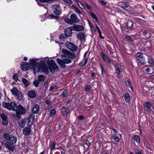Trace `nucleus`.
<instances>
[{"instance_id": "4c0bfd02", "label": "nucleus", "mask_w": 154, "mask_h": 154, "mask_svg": "<svg viewBox=\"0 0 154 154\" xmlns=\"http://www.w3.org/2000/svg\"><path fill=\"white\" fill-rule=\"evenodd\" d=\"M8 142L6 141L5 140H3L1 142V143L2 145L5 146L8 143Z\"/></svg>"}, {"instance_id": "cd10ccee", "label": "nucleus", "mask_w": 154, "mask_h": 154, "mask_svg": "<svg viewBox=\"0 0 154 154\" xmlns=\"http://www.w3.org/2000/svg\"><path fill=\"white\" fill-rule=\"evenodd\" d=\"M45 77L43 75H39L38 78V80L39 82L43 81L45 79Z\"/></svg>"}, {"instance_id": "f3484780", "label": "nucleus", "mask_w": 154, "mask_h": 154, "mask_svg": "<svg viewBox=\"0 0 154 154\" xmlns=\"http://www.w3.org/2000/svg\"><path fill=\"white\" fill-rule=\"evenodd\" d=\"M61 110L64 116L66 115L69 112L68 108L65 107H63L62 109Z\"/></svg>"}, {"instance_id": "6e6552de", "label": "nucleus", "mask_w": 154, "mask_h": 154, "mask_svg": "<svg viewBox=\"0 0 154 154\" xmlns=\"http://www.w3.org/2000/svg\"><path fill=\"white\" fill-rule=\"evenodd\" d=\"M16 113L17 114H19L21 115L25 113V109L21 105H19L16 108Z\"/></svg>"}, {"instance_id": "9b49d317", "label": "nucleus", "mask_w": 154, "mask_h": 154, "mask_svg": "<svg viewBox=\"0 0 154 154\" xmlns=\"http://www.w3.org/2000/svg\"><path fill=\"white\" fill-rule=\"evenodd\" d=\"M71 28L73 29H71L72 30H75L77 31H80L82 30L83 29V27L80 25H75L73 26Z\"/></svg>"}, {"instance_id": "49530a36", "label": "nucleus", "mask_w": 154, "mask_h": 154, "mask_svg": "<svg viewBox=\"0 0 154 154\" xmlns=\"http://www.w3.org/2000/svg\"><path fill=\"white\" fill-rule=\"evenodd\" d=\"M2 122L5 125L7 124L8 123V121L7 119L2 120Z\"/></svg>"}, {"instance_id": "ea45409f", "label": "nucleus", "mask_w": 154, "mask_h": 154, "mask_svg": "<svg viewBox=\"0 0 154 154\" xmlns=\"http://www.w3.org/2000/svg\"><path fill=\"white\" fill-rule=\"evenodd\" d=\"M148 62L149 63L154 66V62L150 59L149 58L148 59Z\"/></svg>"}, {"instance_id": "58836bf2", "label": "nucleus", "mask_w": 154, "mask_h": 154, "mask_svg": "<svg viewBox=\"0 0 154 154\" xmlns=\"http://www.w3.org/2000/svg\"><path fill=\"white\" fill-rule=\"evenodd\" d=\"M65 21L66 23H68L70 24H71L72 23L71 21V19H65Z\"/></svg>"}, {"instance_id": "2f4dec72", "label": "nucleus", "mask_w": 154, "mask_h": 154, "mask_svg": "<svg viewBox=\"0 0 154 154\" xmlns=\"http://www.w3.org/2000/svg\"><path fill=\"white\" fill-rule=\"evenodd\" d=\"M56 111L54 109H52L51 111L50 115L51 116H54L56 114Z\"/></svg>"}, {"instance_id": "bf43d9fd", "label": "nucleus", "mask_w": 154, "mask_h": 154, "mask_svg": "<svg viewBox=\"0 0 154 154\" xmlns=\"http://www.w3.org/2000/svg\"><path fill=\"white\" fill-rule=\"evenodd\" d=\"M100 2L101 4L104 5L106 4V3L103 1H100Z\"/></svg>"}, {"instance_id": "9d476101", "label": "nucleus", "mask_w": 154, "mask_h": 154, "mask_svg": "<svg viewBox=\"0 0 154 154\" xmlns=\"http://www.w3.org/2000/svg\"><path fill=\"white\" fill-rule=\"evenodd\" d=\"M123 66L119 65V64H117L115 66V68L116 70V73L117 75L118 78H120L121 76L120 75V72H122L123 69Z\"/></svg>"}, {"instance_id": "6e6d98bb", "label": "nucleus", "mask_w": 154, "mask_h": 154, "mask_svg": "<svg viewBox=\"0 0 154 154\" xmlns=\"http://www.w3.org/2000/svg\"><path fill=\"white\" fill-rule=\"evenodd\" d=\"M91 88V87L89 85H88L86 88V90L87 91H89Z\"/></svg>"}, {"instance_id": "72a5a7b5", "label": "nucleus", "mask_w": 154, "mask_h": 154, "mask_svg": "<svg viewBox=\"0 0 154 154\" xmlns=\"http://www.w3.org/2000/svg\"><path fill=\"white\" fill-rule=\"evenodd\" d=\"M20 115V114L18 113V114H17L16 113V115L14 116L15 119L17 121H19L20 120L21 116Z\"/></svg>"}, {"instance_id": "412c9836", "label": "nucleus", "mask_w": 154, "mask_h": 154, "mask_svg": "<svg viewBox=\"0 0 154 154\" xmlns=\"http://www.w3.org/2000/svg\"><path fill=\"white\" fill-rule=\"evenodd\" d=\"M101 54L102 55L103 59L105 62L106 63H108L109 62V59L107 56L105 54H104L103 53H101Z\"/></svg>"}, {"instance_id": "f8f14e48", "label": "nucleus", "mask_w": 154, "mask_h": 154, "mask_svg": "<svg viewBox=\"0 0 154 154\" xmlns=\"http://www.w3.org/2000/svg\"><path fill=\"white\" fill-rule=\"evenodd\" d=\"M77 37L80 40L83 41L85 39V35L83 32H79L77 34Z\"/></svg>"}, {"instance_id": "1a4fd4ad", "label": "nucleus", "mask_w": 154, "mask_h": 154, "mask_svg": "<svg viewBox=\"0 0 154 154\" xmlns=\"http://www.w3.org/2000/svg\"><path fill=\"white\" fill-rule=\"evenodd\" d=\"M66 45L69 49L72 51H75L77 49V47L75 44L69 42H66Z\"/></svg>"}, {"instance_id": "bb28decb", "label": "nucleus", "mask_w": 154, "mask_h": 154, "mask_svg": "<svg viewBox=\"0 0 154 154\" xmlns=\"http://www.w3.org/2000/svg\"><path fill=\"white\" fill-rule=\"evenodd\" d=\"M125 99L126 102H128L130 100V96L128 93H126L125 94Z\"/></svg>"}, {"instance_id": "423d86ee", "label": "nucleus", "mask_w": 154, "mask_h": 154, "mask_svg": "<svg viewBox=\"0 0 154 154\" xmlns=\"http://www.w3.org/2000/svg\"><path fill=\"white\" fill-rule=\"evenodd\" d=\"M152 105L149 102H147L144 104V112L146 114H149L151 110Z\"/></svg>"}, {"instance_id": "c03bdc74", "label": "nucleus", "mask_w": 154, "mask_h": 154, "mask_svg": "<svg viewBox=\"0 0 154 154\" xmlns=\"http://www.w3.org/2000/svg\"><path fill=\"white\" fill-rule=\"evenodd\" d=\"M1 117L2 120L7 119L6 116L4 114H2L1 115Z\"/></svg>"}, {"instance_id": "aec40b11", "label": "nucleus", "mask_w": 154, "mask_h": 154, "mask_svg": "<svg viewBox=\"0 0 154 154\" xmlns=\"http://www.w3.org/2000/svg\"><path fill=\"white\" fill-rule=\"evenodd\" d=\"M119 4L121 6L124 8H128L130 6L128 3L125 2H121Z\"/></svg>"}, {"instance_id": "5701e85b", "label": "nucleus", "mask_w": 154, "mask_h": 154, "mask_svg": "<svg viewBox=\"0 0 154 154\" xmlns=\"http://www.w3.org/2000/svg\"><path fill=\"white\" fill-rule=\"evenodd\" d=\"M11 91L12 93V94L15 95L16 96L17 94H18L20 91L17 90L16 88H14L11 90Z\"/></svg>"}, {"instance_id": "f03ea898", "label": "nucleus", "mask_w": 154, "mask_h": 154, "mask_svg": "<svg viewBox=\"0 0 154 154\" xmlns=\"http://www.w3.org/2000/svg\"><path fill=\"white\" fill-rule=\"evenodd\" d=\"M62 52L64 54H62L61 56L62 57H65L66 58L61 60L58 58L57 61L61 68L65 69L66 67L65 64L70 63L72 61L71 59L74 57L75 55L63 49L62 50Z\"/></svg>"}, {"instance_id": "603ef678", "label": "nucleus", "mask_w": 154, "mask_h": 154, "mask_svg": "<svg viewBox=\"0 0 154 154\" xmlns=\"http://www.w3.org/2000/svg\"><path fill=\"white\" fill-rule=\"evenodd\" d=\"M27 120H28V125H31L32 124H31L32 121L31 119H30V118H28Z\"/></svg>"}, {"instance_id": "a18cd8bd", "label": "nucleus", "mask_w": 154, "mask_h": 154, "mask_svg": "<svg viewBox=\"0 0 154 154\" xmlns=\"http://www.w3.org/2000/svg\"><path fill=\"white\" fill-rule=\"evenodd\" d=\"M85 6L86 8H87L88 9L91 10V8L90 6V5H88L87 4L85 3Z\"/></svg>"}, {"instance_id": "69168bd1", "label": "nucleus", "mask_w": 154, "mask_h": 154, "mask_svg": "<svg viewBox=\"0 0 154 154\" xmlns=\"http://www.w3.org/2000/svg\"><path fill=\"white\" fill-rule=\"evenodd\" d=\"M88 59L87 58H86L84 60L85 63L84 64V65H85L87 62Z\"/></svg>"}, {"instance_id": "79ce46f5", "label": "nucleus", "mask_w": 154, "mask_h": 154, "mask_svg": "<svg viewBox=\"0 0 154 154\" xmlns=\"http://www.w3.org/2000/svg\"><path fill=\"white\" fill-rule=\"evenodd\" d=\"M18 76L17 74H15L13 76V78L15 81H17V79Z\"/></svg>"}, {"instance_id": "052dcab7", "label": "nucleus", "mask_w": 154, "mask_h": 154, "mask_svg": "<svg viewBox=\"0 0 154 154\" xmlns=\"http://www.w3.org/2000/svg\"><path fill=\"white\" fill-rule=\"evenodd\" d=\"M55 145V144L54 143L51 144V149H52L54 148V146Z\"/></svg>"}, {"instance_id": "e2e57ef3", "label": "nucleus", "mask_w": 154, "mask_h": 154, "mask_svg": "<svg viewBox=\"0 0 154 154\" xmlns=\"http://www.w3.org/2000/svg\"><path fill=\"white\" fill-rule=\"evenodd\" d=\"M149 70H150V69L149 68H147L146 69V71L147 72H149L150 73H151L152 72H150L149 71Z\"/></svg>"}, {"instance_id": "ddd939ff", "label": "nucleus", "mask_w": 154, "mask_h": 154, "mask_svg": "<svg viewBox=\"0 0 154 154\" xmlns=\"http://www.w3.org/2000/svg\"><path fill=\"white\" fill-rule=\"evenodd\" d=\"M71 19L72 23H75L79 21V20L75 14H72L71 15Z\"/></svg>"}, {"instance_id": "39448f33", "label": "nucleus", "mask_w": 154, "mask_h": 154, "mask_svg": "<svg viewBox=\"0 0 154 154\" xmlns=\"http://www.w3.org/2000/svg\"><path fill=\"white\" fill-rule=\"evenodd\" d=\"M51 7L53 9V12L55 15H59L61 14V11L59 5L55 4L52 5Z\"/></svg>"}, {"instance_id": "c9c22d12", "label": "nucleus", "mask_w": 154, "mask_h": 154, "mask_svg": "<svg viewBox=\"0 0 154 154\" xmlns=\"http://www.w3.org/2000/svg\"><path fill=\"white\" fill-rule=\"evenodd\" d=\"M39 81L38 80H35L33 82V84L35 87H38L39 83Z\"/></svg>"}, {"instance_id": "6ab92c4d", "label": "nucleus", "mask_w": 154, "mask_h": 154, "mask_svg": "<svg viewBox=\"0 0 154 154\" xmlns=\"http://www.w3.org/2000/svg\"><path fill=\"white\" fill-rule=\"evenodd\" d=\"M72 29H66L65 30V34L67 36H71L72 32Z\"/></svg>"}, {"instance_id": "e433bc0d", "label": "nucleus", "mask_w": 154, "mask_h": 154, "mask_svg": "<svg viewBox=\"0 0 154 154\" xmlns=\"http://www.w3.org/2000/svg\"><path fill=\"white\" fill-rule=\"evenodd\" d=\"M34 115L33 114H32L29 115V118H30V119H31V121H32L31 123V124H32V122L33 120V119L34 118Z\"/></svg>"}, {"instance_id": "a19ab883", "label": "nucleus", "mask_w": 154, "mask_h": 154, "mask_svg": "<svg viewBox=\"0 0 154 154\" xmlns=\"http://www.w3.org/2000/svg\"><path fill=\"white\" fill-rule=\"evenodd\" d=\"M67 94V91L66 90H65L62 94V95H63V97H65Z\"/></svg>"}, {"instance_id": "0eeeda50", "label": "nucleus", "mask_w": 154, "mask_h": 154, "mask_svg": "<svg viewBox=\"0 0 154 154\" xmlns=\"http://www.w3.org/2000/svg\"><path fill=\"white\" fill-rule=\"evenodd\" d=\"M136 56L137 59L140 63L142 64L144 63V56L142 53H138Z\"/></svg>"}, {"instance_id": "4468645a", "label": "nucleus", "mask_w": 154, "mask_h": 154, "mask_svg": "<svg viewBox=\"0 0 154 154\" xmlns=\"http://www.w3.org/2000/svg\"><path fill=\"white\" fill-rule=\"evenodd\" d=\"M28 95L30 98H34L36 95L35 92L33 90L29 91L28 92Z\"/></svg>"}, {"instance_id": "0e129e2a", "label": "nucleus", "mask_w": 154, "mask_h": 154, "mask_svg": "<svg viewBox=\"0 0 154 154\" xmlns=\"http://www.w3.org/2000/svg\"><path fill=\"white\" fill-rule=\"evenodd\" d=\"M84 118V117L82 116H79V119H82Z\"/></svg>"}, {"instance_id": "864d4df0", "label": "nucleus", "mask_w": 154, "mask_h": 154, "mask_svg": "<svg viewBox=\"0 0 154 154\" xmlns=\"http://www.w3.org/2000/svg\"><path fill=\"white\" fill-rule=\"evenodd\" d=\"M99 33V36H100V38H103V36L101 35V32H100V29H99V32H98Z\"/></svg>"}, {"instance_id": "a878e982", "label": "nucleus", "mask_w": 154, "mask_h": 154, "mask_svg": "<svg viewBox=\"0 0 154 154\" xmlns=\"http://www.w3.org/2000/svg\"><path fill=\"white\" fill-rule=\"evenodd\" d=\"M3 136L4 138L8 140H9L11 138L10 136L8 133H6L4 134Z\"/></svg>"}, {"instance_id": "680f3d73", "label": "nucleus", "mask_w": 154, "mask_h": 154, "mask_svg": "<svg viewBox=\"0 0 154 154\" xmlns=\"http://www.w3.org/2000/svg\"><path fill=\"white\" fill-rule=\"evenodd\" d=\"M64 35L63 34H61L60 35V39H62L63 38H64Z\"/></svg>"}, {"instance_id": "20e7f679", "label": "nucleus", "mask_w": 154, "mask_h": 154, "mask_svg": "<svg viewBox=\"0 0 154 154\" xmlns=\"http://www.w3.org/2000/svg\"><path fill=\"white\" fill-rule=\"evenodd\" d=\"M2 106L5 107L7 109L13 110H16L17 106V104L14 102H11V103H6L4 102L2 103Z\"/></svg>"}, {"instance_id": "4d7b16f0", "label": "nucleus", "mask_w": 154, "mask_h": 154, "mask_svg": "<svg viewBox=\"0 0 154 154\" xmlns=\"http://www.w3.org/2000/svg\"><path fill=\"white\" fill-rule=\"evenodd\" d=\"M51 18H55L56 19H58L59 18V17L55 16L54 15H52L51 16Z\"/></svg>"}, {"instance_id": "09e8293b", "label": "nucleus", "mask_w": 154, "mask_h": 154, "mask_svg": "<svg viewBox=\"0 0 154 154\" xmlns=\"http://www.w3.org/2000/svg\"><path fill=\"white\" fill-rule=\"evenodd\" d=\"M126 84L127 86H129L131 85V82L130 81L127 80L126 81Z\"/></svg>"}, {"instance_id": "dca6fc26", "label": "nucleus", "mask_w": 154, "mask_h": 154, "mask_svg": "<svg viewBox=\"0 0 154 154\" xmlns=\"http://www.w3.org/2000/svg\"><path fill=\"white\" fill-rule=\"evenodd\" d=\"M31 129L29 127H25L23 129V133L25 135H29Z\"/></svg>"}, {"instance_id": "774afa93", "label": "nucleus", "mask_w": 154, "mask_h": 154, "mask_svg": "<svg viewBox=\"0 0 154 154\" xmlns=\"http://www.w3.org/2000/svg\"><path fill=\"white\" fill-rule=\"evenodd\" d=\"M46 103L47 104H49L50 103V102L49 101L46 100Z\"/></svg>"}, {"instance_id": "c756f323", "label": "nucleus", "mask_w": 154, "mask_h": 154, "mask_svg": "<svg viewBox=\"0 0 154 154\" xmlns=\"http://www.w3.org/2000/svg\"><path fill=\"white\" fill-rule=\"evenodd\" d=\"M134 140L137 142H139L140 141V138L139 136L137 135H134L133 136Z\"/></svg>"}, {"instance_id": "f704fd0d", "label": "nucleus", "mask_w": 154, "mask_h": 154, "mask_svg": "<svg viewBox=\"0 0 154 154\" xmlns=\"http://www.w3.org/2000/svg\"><path fill=\"white\" fill-rule=\"evenodd\" d=\"M19 124L21 127L23 128L25 125V122L24 121L22 120L19 122Z\"/></svg>"}, {"instance_id": "7c9ffc66", "label": "nucleus", "mask_w": 154, "mask_h": 154, "mask_svg": "<svg viewBox=\"0 0 154 154\" xmlns=\"http://www.w3.org/2000/svg\"><path fill=\"white\" fill-rule=\"evenodd\" d=\"M129 25H131V26L130 27V28L131 29H133V24L131 21H130L129 23H128L127 24V25H126L125 27V28L126 29H128L129 27Z\"/></svg>"}, {"instance_id": "473e14b6", "label": "nucleus", "mask_w": 154, "mask_h": 154, "mask_svg": "<svg viewBox=\"0 0 154 154\" xmlns=\"http://www.w3.org/2000/svg\"><path fill=\"white\" fill-rule=\"evenodd\" d=\"M90 14H91V16H92V17L93 18L95 19L97 21H98L97 18V17L92 12H91Z\"/></svg>"}, {"instance_id": "8fccbe9b", "label": "nucleus", "mask_w": 154, "mask_h": 154, "mask_svg": "<svg viewBox=\"0 0 154 154\" xmlns=\"http://www.w3.org/2000/svg\"><path fill=\"white\" fill-rule=\"evenodd\" d=\"M125 38L126 39L129 40L130 41H132V38L128 35H126L125 36Z\"/></svg>"}, {"instance_id": "f257e3e1", "label": "nucleus", "mask_w": 154, "mask_h": 154, "mask_svg": "<svg viewBox=\"0 0 154 154\" xmlns=\"http://www.w3.org/2000/svg\"><path fill=\"white\" fill-rule=\"evenodd\" d=\"M30 65L34 67L33 71L34 73L39 71H42L48 74V70L46 64L44 62L38 64L36 63V61L35 60H32L29 63L26 62H23L21 65V67L23 70H24L25 68L28 69L30 67L28 66Z\"/></svg>"}, {"instance_id": "7ed1b4c3", "label": "nucleus", "mask_w": 154, "mask_h": 154, "mask_svg": "<svg viewBox=\"0 0 154 154\" xmlns=\"http://www.w3.org/2000/svg\"><path fill=\"white\" fill-rule=\"evenodd\" d=\"M48 69L52 73L56 71H58L59 68L56 64L55 61L53 60L48 62Z\"/></svg>"}, {"instance_id": "b1692460", "label": "nucleus", "mask_w": 154, "mask_h": 154, "mask_svg": "<svg viewBox=\"0 0 154 154\" xmlns=\"http://www.w3.org/2000/svg\"><path fill=\"white\" fill-rule=\"evenodd\" d=\"M11 141V143L13 144L17 142V138L14 136H12L9 140Z\"/></svg>"}, {"instance_id": "4be33fe9", "label": "nucleus", "mask_w": 154, "mask_h": 154, "mask_svg": "<svg viewBox=\"0 0 154 154\" xmlns=\"http://www.w3.org/2000/svg\"><path fill=\"white\" fill-rule=\"evenodd\" d=\"M143 34L147 38H149L150 37V32L147 30H145L143 31Z\"/></svg>"}, {"instance_id": "37998d69", "label": "nucleus", "mask_w": 154, "mask_h": 154, "mask_svg": "<svg viewBox=\"0 0 154 154\" xmlns=\"http://www.w3.org/2000/svg\"><path fill=\"white\" fill-rule=\"evenodd\" d=\"M114 139L115 141L117 142H119L120 140L119 138L117 137H115Z\"/></svg>"}, {"instance_id": "a211bd4d", "label": "nucleus", "mask_w": 154, "mask_h": 154, "mask_svg": "<svg viewBox=\"0 0 154 154\" xmlns=\"http://www.w3.org/2000/svg\"><path fill=\"white\" fill-rule=\"evenodd\" d=\"M5 146L8 148L11 151L14 150V146L13 144H11L9 142L8 143V144H7Z\"/></svg>"}, {"instance_id": "3c124183", "label": "nucleus", "mask_w": 154, "mask_h": 154, "mask_svg": "<svg viewBox=\"0 0 154 154\" xmlns=\"http://www.w3.org/2000/svg\"><path fill=\"white\" fill-rule=\"evenodd\" d=\"M85 143L88 146H89L91 144L90 142L88 140H86Z\"/></svg>"}, {"instance_id": "393cba45", "label": "nucleus", "mask_w": 154, "mask_h": 154, "mask_svg": "<svg viewBox=\"0 0 154 154\" xmlns=\"http://www.w3.org/2000/svg\"><path fill=\"white\" fill-rule=\"evenodd\" d=\"M16 97L18 100H21L22 98V96L21 92L20 91L18 94L16 95Z\"/></svg>"}, {"instance_id": "de8ad7c7", "label": "nucleus", "mask_w": 154, "mask_h": 154, "mask_svg": "<svg viewBox=\"0 0 154 154\" xmlns=\"http://www.w3.org/2000/svg\"><path fill=\"white\" fill-rule=\"evenodd\" d=\"M57 87L56 86H52L50 88V90L52 91L54 89H56L57 88Z\"/></svg>"}, {"instance_id": "13d9d810", "label": "nucleus", "mask_w": 154, "mask_h": 154, "mask_svg": "<svg viewBox=\"0 0 154 154\" xmlns=\"http://www.w3.org/2000/svg\"><path fill=\"white\" fill-rule=\"evenodd\" d=\"M64 2L69 3L71 4L72 3V1L71 0H64Z\"/></svg>"}, {"instance_id": "c85d7f7f", "label": "nucleus", "mask_w": 154, "mask_h": 154, "mask_svg": "<svg viewBox=\"0 0 154 154\" xmlns=\"http://www.w3.org/2000/svg\"><path fill=\"white\" fill-rule=\"evenodd\" d=\"M22 81L25 85L28 86L29 84V82L28 81L24 78H22Z\"/></svg>"}, {"instance_id": "2eb2a0df", "label": "nucleus", "mask_w": 154, "mask_h": 154, "mask_svg": "<svg viewBox=\"0 0 154 154\" xmlns=\"http://www.w3.org/2000/svg\"><path fill=\"white\" fill-rule=\"evenodd\" d=\"M39 109V106L38 104H35L32 109V112L34 113H38V112Z\"/></svg>"}, {"instance_id": "338daca9", "label": "nucleus", "mask_w": 154, "mask_h": 154, "mask_svg": "<svg viewBox=\"0 0 154 154\" xmlns=\"http://www.w3.org/2000/svg\"><path fill=\"white\" fill-rule=\"evenodd\" d=\"M135 154H142V153L141 152L139 151L136 152L135 153Z\"/></svg>"}, {"instance_id": "5fc2aeb1", "label": "nucleus", "mask_w": 154, "mask_h": 154, "mask_svg": "<svg viewBox=\"0 0 154 154\" xmlns=\"http://www.w3.org/2000/svg\"><path fill=\"white\" fill-rule=\"evenodd\" d=\"M48 81H46L45 82L44 85L46 88H47L48 87Z\"/></svg>"}]
</instances>
